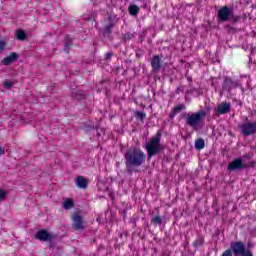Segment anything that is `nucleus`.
<instances>
[{
  "instance_id": "nucleus-1",
  "label": "nucleus",
  "mask_w": 256,
  "mask_h": 256,
  "mask_svg": "<svg viewBox=\"0 0 256 256\" xmlns=\"http://www.w3.org/2000/svg\"><path fill=\"white\" fill-rule=\"evenodd\" d=\"M124 159L127 171L131 172L147 161V155L140 148H132L126 151Z\"/></svg>"
},
{
  "instance_id": "nucleus-2",
  "label": "nucleus",
  "mask_w": 256,
  "mask_h": 256,
  "mask_svg": "<svg viewBox=\"0 0 256 256\" xmlns=\"http://www.w3.org/2000/svg\"><path fill=\"white\" fill-rule=\"evenodd\" d=\"M217 20L218 23H227L230 21L235 24L241 21V15H235L233 7L225 5L218 10Z\"/></svg>"
},
{
  "instance_id": "nucleus-3",
  "label": "nucleus",
  "mask_w": 256,
  "mask_h": 256,
  "mask_svg": "<svg viewBox=\"0 0 256 256\" xmlns=\"http://www.w3.org/2000/svg\"><path fill=\"white\" fill-rule=\"evenodd\" d=\"M148 159H152L155 155H159L163 151V145H161V132H157L154 137L146 144Z\"/></svg>"
},
{
  "instance_id": "nucleus-4",
  "label": "nucleus",
  "mask_w": 256,
  "mask_h": 256,
  "mask_svg": "<svg viewBox=\"0 0 256 256\" xmlns=\"http://www.w3.org/2000/svg\"><path fill=\"white\" fill-rule=\"evenodd\" d=\"M205 117H207V112L204 110L187 114L186 125H188V127H192V129H197V127L205 121Z\"/></svg>"
},
{
  "instance_id": "nucleus-5",
  "label": "nucleus",
  "mask_w": 256,
  "mask_h": 256,
  "mask_svg": "<svg viewBox=\"0 0 256 256\" xmlns=\"http://www.w3.org/2000/svg\"><path fill=\"white\" fill-rule=\"evenodd\" d=\"M71 220L75 231H83L85 229V219H83V215L80 212H73Z\"/></svg>"
},
{
  "instance_id": "nucleus-6",
  "label": "nucleus",
  "mask_w": 256,
  "mask_h": 256,
  "mask_svg": "<svg viewBox=\"0 0 256 256\" xmlns=\"http://www.w3.org/2000/svg\"><path fill=\"white\" fill-rule=\"evenodd\" d=\"M242 135L249 137L250 135L256 134V121L255 122H244L240 126Z\"/></svg>"
},
{
  "instance_id": "nucleus-7",
  "label": "nucleus",
  "mask_w": 256,
  "mask_h": 256,
  "mask_svg": "<svg viewBox=\"0 0 256 256\" xmlns=\"http://www.w3.org/2000/svg\"><path fill=\"white\" fill-rule=\"evenodd\" d=\"M237 87H241V83L231 79V77L229 76H226L224 78V82L222 84L223 91H228V93H231V90L237 89Z\"/></svg>"
},
{
  "instance_id": "nucleus-8",
  "label": "nucleus",
  "mask_w": 256,
  "mask_h": 256,
  "mask_svg": "<svg viewBox=\"0 0 256 256\" xmlns=\"http://www.w3.org/2000/svg\"><path fill=\"white\" fill-rule=\"evenodd\" d=\"M231 251L235 256L247 255V249L245 248V243L242 241H237L231 244Z\"/></svg>"
},
{
  "instance_id": "nucleus-9",
  "label": "nucleus",
  "mask_w": 256,
  "mask_h": 256,
  "mask_svg": "<svg viewBox=\"0 0 256 256\" xmlns=\"http://www.w3.org/2000/svg\"><path fill=\"white\" fill-rule=\"evenodd\" d=\"M229 171H237L239 169H247V165L243 164V158H236L227 166Z\"/></svg>"
},
{
  "instance_id": "nucleus-10",
  "label": "nucleus",
  "mask_w": 256,
  "mask_h": 256,
  "mask_svg": "<svg viewBox=\"0 0 256 256\" xmlns=\"http://www.w3.org/2000/svg\"><path fill=\"white\" fill-rule=\"evenodd\" d=\"M35 239H37L38 241H53V235L51 233H49L47 230L43 229V230H39L36 234H35Z\"/></svg>"
},
{
  "instance_id": "nucleus-11",
  "label": "nucleus",
  "mask_w": 256,
  "mask_h": 256,
  "mask_svg": "<svg viewBox=\"0 0 256 256\" xmlns=\"http://www.w3.org/2000/svg\"><path fill=\"white\" fill-rule=\"evenodd\" d=\"M229 111H231V103L227 102L220 103L216 108V112L219 115H226V113H229Z\"/></svg>"
},
{
  "instance_id": "nucleus-12",
  "label": "nucleus",
  "mask_w": 256,
  "mask_h": 256,
  "mask_svg": "<svg viewBox=\"0 0 256 256\" xmlns=\"http://www.w3.org/2000/svg\"><path fill=\"white\" fill-rule=\"evenodd\" d=\"M75 183L78 189H87L89 187V181L83 176L76 177Z\"/></svg>"
},
{
  "instance_id": "nucleus-13",
  "label": "nucleus",
  "mask_w": 256,
  "mask_h": 256,
  "mask_svg": "<svg viewBox=\"0 0 256 256\" xmlns=\"http://www.w3.org/2000/svg\"><path fill=\"white\" fill-rule=\"evenodd\" d=\"M163 56L154 55L151 59V67L153 71H159L161 69V58Z\"/></svg>"
},
{
  "instance_id": "nucleus-14",
  "label": "nucleus",
  "mask_w": 256,
  "mask_h": 256,
  "mask_svg": "<svg viewBox=\"0 0 256 256\" xmlns=\"http://www.w3.org/2000/svg\"><path fill=\"white\" fill-rule=\"evenodd\" d=\"M17 59H19V55L15 52H12L9 56L2 60V65H11V63H15Z\"/></svg>"
},
{
  "instance_id": "nucleus-15",
  "label": "nucleus",
  "mask_w": 256,
  "mask_h": 256,
  "mask_svg": "<svg viewBox=\"0 0 256 256\" xmlns=\"http://www.w3.org/2000/svg\"><path fill=\"white\" fill-rule=\"evenodd\" d=\"M205 245V236L203 234H200L197 236V238L192 242V246L195 249H199V247H203Z\"/></svg>"
},
{
  "instance_id": "nucleus-16",
  "label": "nucleus",
  "mask_w": 256,
  "mask_h": 256,
  "mask_svg": "<svg viewBox=\"0 0 256 256\" xmlns=\"http://www.w3.org/2000/svg\"><path fill=\"white\" fill-rule=\"evenodd\" d=\"M185 109V104H180L178 106H175L169 115L170 119H175V117L177 116V113H181V111H183Z\"/></svg>"
},
{
  "instance_id": "nucleus-17",
  "label": "nucleus",
  "mask_w": 256,
  "mask_h": 256,
  "mask_svg": "<svg viewBox=\"0 0 256 256\" xmlns=\"http://www.w3.org/2000/svg\"><path fill=\"white\" fill-rule=\"evenodd\" d=\"M128 11L129 15H131L132 17H137V15H139V11H141V8L135 4H131L128 7Z\"/></svg>"
},
{
  "instance_id": "nucleus-18",
  "label": "nucleus",
  "mask_w": 256,
  "mask_h": 256,
  "mask_svg": "<svg viewBox=\"0 0 256 256\" xmlns=\"http://www.w3.org/2000/svg\"><path fill=\"white\" fill-rule=\"evenodd\" d=\"M113 27H115V23L110 22L108 25L104 27L103 35L109 37L111 33H113Z\"/></svg>"
},
{
  "instance_id": "nucleus-19",
  "label": "nucleus",
  "mask_w": 256,
  "mask_h": 256,
  "mask_svg": "<svg viewBox=\"0 0 256 256\" xmlns=\"http://www.w3.org/2000/svg\"><path fill=\"white\" fill-rule=\"evenodd\" d=\"M75 207V201L72 198H65V209L69 211Z\"/></svg>"
},
{
  "instance_id": "nucleus-20",
  "label": "nucleus",
  "mask_w": 256,
  "mask_h": 256,
  "mask_svg": "<svg viewBox=\"0 0 256 256\" xmlns=\"http://www.w3.org/2000/svg\"><path fill=\"white\" fill-rule=\"evenodd\" d=\"M195 149H197L198 151H202V149H205V140H203L202 138L197 139L195 141Z\"/></svg>"
},
{
  "instance_id": "nucleus-21",
  "label": "nucleus",
  "mask_w": 256,
  "mask_h": 256,
  "mask_svg": "<svg viewBox=\"0 0 256 256\" xmlns=\"http://www.w3.org/2000/svg\"><path fill=\"white\" fill-rule=\"evenodd\" d=\"M16 38L18 39V41H25L27 39V34L21 29L17 30Z\"/></svg>"
},
{
  "instance_id": "nucleus-22",
  "label": "nucleus",
  "mask_w": 256,
  "mask_h": 256,
  "mask_svg": "<svg viewBox=\"0 0 256 256\" xmlns=\"http://www.w3.org/2000/svg\"><path fill=\"white\" fill-rule=\"evenodd\" d=\"M151 223L154 225H163V217L157 215L151 219Z\"/></svg>"
},
{
  "instance_id": "nucleus-23",
  "label": "nucleus",
  "mask_w": 256,
  "mask_h": 256,
  "mask_svg": "<svg viewBox=\"0 0 256 256\" xmlns=\"http://www.w3.org/2000/svg\"><path fill=\"white\" fill-rule=\"evenodd\" d=\"M73 47V39L69 36L65 37V50L71 49Z\"/></svg>"
},
{
  "instance_id": "nucleus-24",
  "label": "nucleus",
  "mask_w": 256,
  "mask_h": 256,
  "mask_svg": "<svg viewBox=\"0 0 256 256\" xmlns=\"http://www.w3.org/2000/svg\"><path fill=\"white\" fill-rule=\"evenodd\" d=\"M135 115H136V118L139 119V121H143L145 117H147V114L141 111H136Z\"/></svg>"
},
{
  "instance_id": "nucleus-25",
  "label": "nucleus",
  "mask_w": 256,
  "mask_h": 256,
  "mask_svg": "<svg viewBox=\"0 0 256 256\" xmlns=\"http://www.w3.org/2000/svg\"><path fill=\"white\" fill-rule=\"evenodd\" d=\"M74 98L77 101H83V99H85V94L81 93V92H77L76 95L74 96Z\"/></svg>"
},
{
  "instance_id": "nucleus-26",
  "label": "nucleus",
  "mask_w": 256,
  "mask_h": 256,
  "mask_svg": "<svg viewBox=\"0 0 256 256\" xmlns=\"http://www.w3.org/2000/svg\"><path fill=\"white\" fill-rule=\"evenodd\" d=\"M7 197V191L0 189V201H5Z\"/></svg>"
},
{
  "instance_id": "nucleus-27",
  "label": "nucleus",
  "mask_w": 256,
  "mask_h": 256,
  "mask_svg": "<svg viewBox=\"0 0 256 256\" xmlns=\"http://www.w3.org/2000/svg\"><path fill=\"white\" fill-rule=\"evenodd\" d=\"M221 256H233V251L231 249L225 250Z\"/></svg>"
},
{
  "instance_id": "nucleus-28",
  "label": "nucleus",
  "mask_w": 256,
  "mask_h": 256,
  "mask_svg": "<svg viewBox=\"0 0 256 256\" xmlns=\"http://www.w3.org/2000/svg\"><path fill=\"white\" fill-rule=\"evenodd\" d=\"M4 87H5L6 89H11V87H13V82H11V81H5V82H4Z\"/></svg>"
},
{
  "instance_id": "nucleus-29",
  "label": "nucleus",
  "mask_w": 256,
  "mask_h": 256,
  "mask_svg": "<svg viewBox=\"0 0 256 256\" xmlns=\"http://www.w3.org/2000/svg\"><path fill=\"white\" fill-rule=\"evenodd\" d=\"M113 57V52L106 53V60L109 61Z\"/></svg>"
},
{
  "instance_id": "nucleus-30",
  "label": "nucleus",
  "mask_w": 256,
  "mask_h": 256,
  "mask_svg": "<svg viewBox=\"0 0 256 256\" xmlns=\"http://www.w3.org/2000/svg\"><path fill=\"white\" fill-rule=\"evenodd\" d=\"M5 49V41H0V51H3Z\"/></svg>"
},
{
  "instance_id": "nucleus-31",
  "label": "nucleus",
  "mask_w": 256,
  "mask_h": 256,
  "mask_svg": "<svg viewBox=\"0 0 256 256\" xmlns=\"http://www.w3.org/2000/svg\"><path fill=\"white\" fill-rule=\"evenodd\" d=\"M244 159H251L252 157H253V155L252 154H245L244 156Z\"/></svg>"
},
{
  "instance_id": "nucleus-32",
  "label": "nucleus",
  "mask_w": 256,
  "mask_h": 256,
  "mask_svg": "<svg viewBox=\"0 0 256 256\" xmlns=\"http://www.w3.org/2000/svg\"><path fill=\"white\" fill-rule=\"evenodd\" d=\"M1 155H5V148L4 147H0V156Z\"/></svg>"
},
{
  "instance_id": "nucleus-33",
  "label": "nucleus",
  "mask_w": 256,
  "mask_h": 256,
  "mask_svg": "<svg viewBox=\"0 0 256 256\" xmlns=\"http://www.w3.org/2000/svg\"><path fill=\"white\" fill-rule=\"evenodd\" d=\"M238 89H240V91H242V93H245V88H243V85L240 84V86H237Z\"/></svg>"
},
{
  "instance_id": "nucleus-34",
  "label": "nucleus",
  "mask_w": 256,
  "mask_h": 256,
  "mask_svg": "<svg viewBox=\"0 0 256 256\" xmlns=\"http://www.w3.org/2000/svg\"><path fill=\"white\" fill-rule=\"evenodd\" d=\"M244 256H253V253L251 252L250 249H247L246 255Z\"/></svg>"
},
{
  "instance_id": "nucleus-35",
  "label": "nucleus",
  "mask_w": 256,
  "mask_h": 256,
  "mask_svg": "<svg viewBox=\"0 0 256 256\" xmlns=\"http://www.w3.org/2000/svg\"><path fill=\"white\" fill-rule=\"evenodd\" d=\"M131 37H133V34H127V35H125V39H131Z\"/></svg>"
},
{
  "instance_id": "nucleus-36",
  "label": "nucleus",
  "mask_w": 256,
  "mask_h": 256,
  "mask_svg": "<svg viewBox=\"0 0 256 256\" xmlns=\"http://www.w3.org/2000/svg\"><path fill=\"white\" fill-rule=\"evenodd\" d=\"M187 81H193V78L189 77L187 78Z\"/></svg>"
},
{
  "instance_id": "nucleus-37",
  "label": "nucleus",
  "mask_w": 256,
  "mask_h": 256,
  "mask_svg": "<svg viewBox=\"0 0 256 256\" xmlns=\"http://www.w3.org/2000/svg\"><path fill=\"white\" fill-rule=\"evenodd\" d=\"M62 207H65V201L62 202Z\"/></svg>"
},
{
  "instance_id": "nucleus-38",
  "label": "nucleus",
  "mask_w": 256,
  "mask_h": 256,
  "mask_svg": "<svg viewBox=\"0 0 256 256\" xmlns=\"http://www.w3.org/2000/svg\"><path fill=\"white\" fill-rule=\"evenodd\" d=\"M136 173H139V170H135Z\"/></svg>"
},
{
  "instance_id": "nucleus-39",
  "label": "nucleus",
  "mask_w": 256,
  "mask_h": 256,
  "mask_svg": "<svg viewBox=\"0 0 256 256\" xmlns=\"http://www.w3.org/2000/svg\"><path fill=\"white\" fill-rule=\"evenodd\" d=\"M246 121H249V118H246Z\"/></svg>"
}]
</instances>
